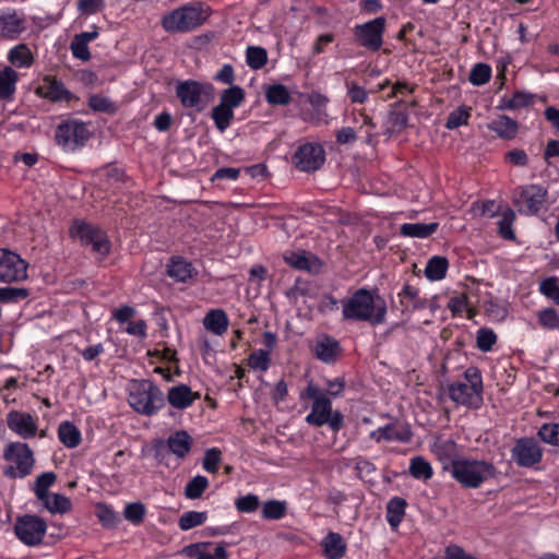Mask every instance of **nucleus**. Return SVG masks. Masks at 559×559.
<instances>
[{
    "mask_svg": "<svg viewBox=\"0 0 559 559\" xmlns=\"http://www.w3.org/2000/svg\"><path fill=\"white\" fill-rule=\"evenodd\" d=\"M515 218V214L511 209L503 212L501 219L499 221V234L502 238L512 240L515 235L512 229V224Z\"/></svg>",
    "mask_w": 559,
    "mask_h": 559,
    "instance_id": "0e129e2a",
    "label": "nucleus"
},
{
    "mask_svg": "<svg viewBox=\"0 0 559 559\" xmlns=\"http://www.w3.org/2000/svg\"><path fill=\"white\" fill-rule=\"evenodd\" d=\"M451 474L463 487L478 488L495 476L496 467L486 461L457 459L452 461Z\"/></svg>",
    "mask_w": 559,
    "mask_h": 559,
    "instance_id": "20e7f679",
    "label": "nucleus"
},
{
    "mask_svg": "<svg viewBox=\"0 0 559 559\" xmlns=\"http://www.w3.org/2000/svg\"><path fill=\"white\" fill-rule=\"evenodd\" d=\"M35 93L51 103H70L73 99H78L62 81L52 75L44 76L41 84L36 87Z\"/></svg>",
    "mask_w": 559,
    "mask_h": 559,
    "instance_id": "dca6fc26",
    "label": "nucleus"
},
{
    "mask_svg": "<svg viewBox=\"0 0 559 559\" xmlns=\"http://www.w3.org/2000/svg\"><path fill=\"white\" fill-rule=\"evenodd\" d=\"M547 191L538 185L521 187L514 197V205L524 215H535L546 201Z\"/></svg>",
    "mask_w": 559,
    "mask_h": 559,
    "instance_id": "f8f14e48",
    "label": "nucleus"
},
{
    "mask_svg": "<svg viewBox=\"0 0 559 559\" xmlns=\"http://www.w3.org/2000/svg\"><path fill=\"white\" fill-rule=\"evenodd\" d=\"M211 117L219 131H225L234 119V110L218 104L213 107Z\"/></svg>",
    "mask_w": 559,
    "mask_h": 559,
    "instance_id": "3c124183",
    "label": "nucleus"
},
{
    "mask_svg": "<svg viewBox=\"0 0 559 559\" xmlns=\"http://www.w3.org/2000/svg\"><path fill=\"white\" fill-rule=\"evenodd\" d=\"M29 296V290L24 287H0V302H19Z\"/></svg>",
    "mask_w": 559,
    "mask_h": 559,
    "instance_id": "6e6d98bb",
    "label": "nucleus"
},
{
    "mask_svg": "<svg viewBox=\"0 0 559 559\" xmlns=\"http://www.w3.org/2000/svg\"><path fill=\"white\" fill-rule=\"evenodd\" d=\"M245 90L239 85H231L222 91L218 104L234 110L245 102Z\"/></svg>",
    "mask_w": 559,
    "mask_h": 559,
    "instance_id": "e433bc0d",
    "label": "nucleus"
},
{
    "mask_svg": "<svg viewBox=\"0 0 559 559\" xmlns=\"http://www.w3.org/2000/svg\"><path fill=\"white\" fill-rule=\"evenodd\" d=\"M28 264L19 254L2 250L0 255V282L13 283L27 278Z\"/></svg>",
    "mask_w": 559,
    "mask_h": 559,
    "instance_id": "ddd939ff",
    "label": "nucleus"
},
{
    "mask_svg": "<svg viewBox=\"0 0 559 559\" xmlns=\"http://www.w3.org/2000/svg\"><path fill=\"white\" fill-rule=\"evenodd\" d=\"M95 514L99 523L105 528H114L120 521L118 513L106 503H98L96 506Z\"/></svg>",
    "mask_w": 559,
    "mask_h": 559,
    "instance_id": "49530a36",
    "label": "nucleus"
},
{
    "mask_svg": "<svg viewBox=\"0 0 559 559\" xmlns=\"http://www.w3.org/2000/svg\"><path fill=\"white\" fill-rule=\"evenodd\" d=\"M386 306L382 298L361 288L352 294V320L368 322L372 326L385 321Z\"/></svg>",
    "mask_w": 559,
    "mask_h": 559,
    "instance_id": "39448f33",
    "label": "nucleus"
},
{
    "mask_svg": "<svg viewBox=\"0 0 559 559\" xmlns=\"http://www.w3.org/2000/svg\"><path fill=\"white\" fill-rule=\"evenodd\" d=\"M88 107L95 112H103L114 115L117 112L118 107L110 98L94 94L88 97Z\"/></svg>",
    "mask_w": 559,
    "mask_h": 559,
    "instance_id": "09e8293b",
    "label": "nucleus"
},
{
    "mask_svg": "<svg viewBox=\"0 0 559 559\" xmlns=\"http://www.w3.org/2000/svg\"><path fill=\"white\" fill-rule=\"evenodd\" d=\"M38 420L36 415L17 409L10 411L5 417L8 428L24 440L37 436Z\"/></svg>",
    "mask_w": 559,
    "mask_h": 559,
    "instance_id": "4468645a",
    "label": "nucleus"
},
{
    "mask_svg": "<svg viewBox=\"0 0 559 559\" xmlns=\"http://www.w3.org/2000/svg\"><path fill=\"white\" fill-rule=\"evenodd\" d=\"M448 269L449 261L445 257L433 255L426 264L425 276L429 281H441L445 277Z\"/></svg>",
    "mask_w": 559,
    "mask_h": 559,
    "instance_id": "f704fd0d",
    "label": "nucleus"
},
{
    "mask_svg": "<svg viewBox=\"0 0 559 559\" xmlns=\"http://www.w3.org/2000/svg\"><path fill=\"white\" fill-rule=\"evenodd\" d=\"M209 480L205 476L198 475L190 479L185 487V496L188 499H199L209 487Z\"/></svg>",
    "mask_w": 559,
    "mask_h": 559,
    "instance_id": "864d4df0",
    "label": "nucleus"
},
{
    "mask_svg": "<svg viewBox=\"0 0 559 559\" xmlns=\"http://www.w3.org/2000/svg\"><path fill=\"white\" fill-rule=\"evenodd\" d=\"M70 49L74 58L80 59L82 61H88L92 58L88 44L82 41L76 35L73 37Z\"/></svg>",
    "mask_w": 559,
    "mask_h": 559,
    "instance_id": "774afa93",
    "label": "nucleus"
},
{
    "mask_svg": "<svg viewBox=\"0 0 559 559\" xmlns=\"http://www.w3.org/2000/svg\"><path fill=\"white\" fill-rule=\"evenodd\" d=\"M19 73L5 66L0 70V100H11L16 91Z\"/></svg>",
    "mask_w": 559,
    "mask_h": 559,
    "instance_id": "c85d7f7f",
    "label": "nucleus"
},
{
    "mask_svg": "<svg viewBox=\"0 0 559 559\" xmlns=\"http://www.w3.org/2000/svg\"><path fill=\"white\" fill-rule=\"evenodd\" d=\"M235 506L239 512L252 513L258 510L260 506V499L257 495L248 493L239 497L235 501Z\"/></svg>",
    "mask_w": 559,
    "mask_h": 559,
    "instance_id": "69168bd1",
    "label": "nucleus"
},
{
    "mask_svg": "<svg viewBox=\"0 0 559 559\" xmlns=\"http://www.w3.org/2000/svg\"><path fill=\"white\" fill-rule=\"evenodd\" d=\"M408 114L403 103L399 102L389 112L386 130L390 133L400 132L407 126Z\"/></svg>",
    "mask_w": 559,
    "mask_h": 559,
    "instance_id": "c9c22d12",
    "label": "nucleus"
},
{
    "mask_svg": "<svg viewBox=\"0 0 559 559\" xmlns=\"http://www.w3.org/2000/svg\"><path fill=\"white\" fill-rule=\"evenodd\" d=\"M497 342L496 333L488 328H481L477 331V348L484 353L490 352Z\"/></svg>",
    "mask_w": 559,
    "mask_h": 559,
    "instance_id": "e2e57ef3",
    "label": "nucleus"
},
{
    "mask_svg": "<svg viewBox=\"0 0 559 559\" xmlns=\"http://www.w3.org/2000/svg\"><path fill=\"white\" fill-rule=\"evenodd\" d=\"M407 502L404 498L393 497L386 504L385 519L393 531H396L402 523Z\"/></svg>",
    "mask_w": 559,
    "mask_h": 559,
    "instance_id": "c756f323",
    "label": "nucleus"
},
{
    "mask_svg": "<svg viewBox=\"0 0 559 559\" xmlns=\"http://www.w3.org/2000/svg\"><path fill=\"white\" fill-rule=\"evenodd\" d=\"M385 29V19L376 17L361 25L355 26V37L360 46L370 51H378L383 44V34Z\"/></svg>",
    "mask_w": 559,
    "mask_h": 559,
    "instance_id": "9b49d317",
    "label": "nucleus"
},
{
    "mask_svg": "<svg viewBox=\"0 0 559 559\" xmlns=\"http://www.w3.org/2000/svg\"><path fill=\"white\" fill-rule=\"evenodd\" d=\"M128 402L138 414L150 417L165 406V396L152 380L135 379L130 383Z\"/></svg>",
    "mask_w": 559,
    "mask_h": 559,
    "instance_id": "f03ea898",
    "label": "nucleus"
},
{
    "mask_svg": "<svg viewBox=\"0 0 559 559\" xmlns=\"http://www.w3.org/2000/svg\"><path fill=\"white\" fill-rule=\"evenodd\" d=\"M167 274L177 282L186 283L188 280L198 275L192 263L181 257H173L168 264Z\"/></svg>",
    "mask_w": 559,
    "mask_h": 559,
    "instance_id": "a878e982",
    "label": "nucleus"
},
{
    "mask_svg": "<svg viewBox=\"0 0 559 559\" xmlns=\"http://www.w3.org/2000/svg\"><path fill=\"white\" fill-rule=\"evenodd\" d=\"M69 235L79 239L84 247H91L92 251L102 258L110 252V241L105 230L83 219H74L69 228Z\"/></svg>",
    "mask_w": 559,
    "mask_h": 559,
    "instance_id": "0eeeda50",
    "label": "nucleus"
},
{
    "mask_svg": "<svg viewBox=\"0 0 559 559\" xmlns=\"http://www.w3.org/2000/svg\"><path fill=\"white\" fill-rule=\"evenodd\" d=\"M324 555L329 559H340L344 556L346 545L337 533L330 532L323 539Z\"/></svg>",
    "mask_w": 559,
    "mask_h": 559,
    "instance_id": "72a5a7b5",
    "label": "nucleus"
},
{
    "mask_svg": "<svg viewBox=\"0 0 559 559\" xmlns=\"http://www.w3.org/2000/svg\"><path fill=\"white\" fill-rule=\"evenodd\" d=\"M314 356L323 362L331 364L336 361L341 354L340 343L329 336L321 335L317 338L312 348Z\"/></svg>",
    "mask_w": 559,
    "mask_h": 559,
    "instance_id": "393cba45",
    "label": "nucleus"
},
{
    "mask_svg": "<svg viewBox=\"0 0 559 559\" xmlns=\"http://www.w3.org/2000/svg\"><path fill=\"white\" fill-rule=\"evenodd\" d=\"M538 437L547 444L559 447V424L545 423L538 430Z\"/></svg>",
    "mask_w": 559,
    "mask_h": 559,
    "instance_id": "bf43d9fd",
    "label": "nucleus"
},
{
    "mask_svg": "<svg viewBox=\"0 0 559 559\" xmlns=\"http://www.w3.org/2000/svg\"><path fill=\"white\" fill-rule=\"evenodd\" d=\"M246 61L250 69L260 70L267 63V51L260 46H249L246 50Z\"/></svg>",
    "mask_w": 559,
    "mask_h": 559,
    "instance_id": "a18cd8bd",
    "label": "nucleus"
},
{
    "mask_svg": "<svg viewBox=\"0 0 559 559\" xmlns=\"http://www.w3.org/2000/svg\"><path fill=\"white\" fill-rule=\"evenodd\" d=\"M207 520L205 511H187L178 520V526L181 531H189L204 524Z\"/></svg>",
    "mask_w": 559,
    "mask_h": 559,
    "instance_id": "de8ad7c7",
    "label": "nucleus"
},
{
    "mask_svg": "<svg viewBox=\"0 0 559 559\" xmlns=\"http://www.w3.org/2000/svg\"><path fill=\"white\" fill-rule=\"evenodd\" d=\"M471 118V108L461 106L451 111L447 118L445 127L450 130L467 124Z\"/></svg>",
    "mask_w": 559,
    "mask_h": 559,
    "instance_id": "13d9d810",
    "label": "nucleus"
},
{
    "mask_svg": "<svg viewBox=\"0 0 559 559\" xmlns=\"http://www.w3.org/2000/svg\"><path fill=\"white\" fill-rule=\"evenodd\" d=\"M283 259L290 267L311 274H319L323 266L322 261L316 254L305 250L285 251Z\"/></svg>",
    "mask_w": 559,
    "mask_h": 559,
    "instance_id": "6ab92c4d",
    "label": "nucleus"
},
{
    "mask_svg": "<svg viewBox=\"0 0 559 559\" xmlns=\"http://www.w3.org/2000/svg\"><path fill=\"white\" fill-rule=\"evenodd\" d=\"M222 460V452L217 448H211L205 451L204 457H203V468L212 474L217 473L218 465Z\"/></svg>",
    "mask_w": 559,
    "mask_h": 559,
    "instance_id": "338daca9",
    "label": "nucleus"
},
{
    "mask_svg": "<svg viewBox=\"0 0 559 559\" xmlns=\"http://www.w3.org/2000/svg\"><path fill=\"white\" fill-rule=\"evenodd\" d=\"M204 328L215 335H223L229 324L226 312L222 309L210 310L203 319Z\"/></svg>",
    "mask_w": 559,
    "mask_h": 559,
    "instance_id": "cd10ccee",
    "label": "nucleus"
},
{
    "mask_svg": "<svg viewBox=\"0 0 559 559\" xmlns=\"http://www.w3.org/2000/svg\"><path fill=\"white\" fill-rule=\"evenodd\" d=\"M439 224L437 222L425 223H405L400 227L401 235L411 238H428L437 231Z\"/></svg>",
    "mask_w": 559,
    "mask_h": 559,
    "instance_id": "473e14b6",
    "label": "nucleus"
},
{
    "mask_svg": "<svg viewBox=\"0 0 559 559\" xmlns=\"http://www.w3.org/2000/svg\"><path fill=\"white\" fill-rule=\"evenodd\" d=\"M88 124L79 119H68L59 123L55 140H88Z\"/></svg>",
    "mask_w": 559,
    "mask_h": 559,
    "instance_id": "b1692460",
    "label": "nucleus"
},
{
    "mask_svg": "<svg viewBox=\"0 0 559 559\" xmlns=\"http://www.w3.org/2000/svg\"><path fill=\"white\" fill-rule=\"evenodd\" d=\"M26 31V20L23 13L7 9L0 13V37L9 40L17 39Z\"/></svg>",
    "mask_w": 559,
    "mask_h": 559,
    "instance_id": "aec40b11",
    "label": "nucleus"
},
{
    "mask_svg": "<svg viewBox=\"0 0 559 559\" xmlns=\"http://www.w3.org/2000/svg\"><path fill=\"white\" fill-rule=\"evenodd\" d=\"M207 16L201 3L187 4L164 14L160 24L167 33H188L201 26Z\"/></svg>",
    "mask_w": 559,
    "mask_h": 559,
    "instance_id": "7ed1b4c3",
    "label": "nucleus"
},
{
    "mask_svg": "<svg viewBox=\"0 0 559 559\" xmlns=\"http://www.w3.org/2000/svg\"><path fill=\"white\" fill-rule=\"evenodd\" d=\"M491 74L492 70L489 64L478 62L472 68L468 75V81L474 86H481L490 81Z\"/></svg>",
    "mask_w": 559,
    "mask_h": 559,
    "instance_id": "603ef678",
    "label": "nucleus"
},
{
    "mask_svg": "<svg viewBox=\"0 0 559 559\" xmlns=\"http://www.w3.org/2000/svg\"><path fill=\"white\" fill-rule=\"evenodd\" d=\"M266 102L271 105H288L292 100L288 88L283 84H273L265 91Z\"/></svg>",
    "mask_w": 559,
    "mask_h": 559,
    "instance_id": "a19ab883",
    "label": "nucleus"
},
{
    "mask_svg": "<svg viewBox=\"0 0 559 559\" xmlns=\"http://www.w3.org/2000/svg\"><path fill=\"white\" fill-rule=\"evenodd\" d=\"M56 479L57 476L53 472L43 473L36 478L34 493L39 501L49 498V488L56 483Z\"/></svg>",
    "mask_w": 559,
    "mask_h": 559,
    "instance_id": "c03bdc74",
    "label": "nucleus"
},
{
    "mask_svg": "<svg viewBox=\"0 0 559 559\" xmlns=\"http://www.w3.org/2000/svg\"><path fill=\"white\" fill-rule=\"evenodd\" d=\"M412 437L413 432L409 425L400 421L390 423L370 432V438L376 442L397 441L406 443L412 440Z\"/></svg>",
    "mask_w": 559,
    "mask_h": 559,
    "instance_id": "412c9836",
    "label": "nucleus"
},
{
    "mask_svg": "<svg viewBox=\"0 0 559 559\" xmlns=\"http://www.w3.org/2000/svg\"><path fill=\"white\" fill-rule=\"evenodd\" d=\"M325 159V153L320 142H305L293 156V163L302 171L319 169Z\"/></svg>",
    "mask_w": 559,
    "mask_h": 559,
    "instance_id": "2eb2a0df",
    "label": "nucleus"
},
{
    "mask_svg": "<svg viewBox=\"0 0 559 559\" xmlns=\"http://www.w3.org/2000/svg\"><path fill=\"white\" fill-rule=\"evenodd\" d=\"M46 522L34 514H24L14 524L15 536L26 546H38L46 535Z\"/></svg>",
    "mask_w": 559,
    "mask_h": 559,
    "instance_id": "1a4fd4ad",
    "label": "nucleus"
},
{
    "mask_svg": "<svg viewBox=\"0 0 559 559\" xmlns=\"http://www.w3.org/2000/svg\"><path fill=\"white\" fill-rule=\"evenodd\" d=\"M463 376L465 381H455L448 385V395L456 405L478 409L484 403L481 372L478 367L471 366Z\"/></svg>",
    "mask_w": 559,
    "mask_h": 559,
    "instance_id": "f257e3e1",
    "label": "nucleus"
},
{
    "mask_svg": "<svg viewBox=\"0 0 559 559\" xmlns=\"http://www.w3.org/2000/svg\"><path fill=\"white\" fill-rule=\"evenodd\" d=\"M166 442L169 451L179 459H185L193 444L191 436L186 430L175 431Z\"/></svg>",
    "mask_w": 559,
    "mask_h": 559,
    "instance_id": "bb28decb",
    "label": "nucleus"
},
{
    "mask_svg": "<svg viewBox=\"0 0 559 559\" xmlns=\"http://www.w3.org/2000/svg\"><path fill=\"white\" fill-rule=\"evenodd\" d=\"M50 513H67L72 509L71 500L61 493H49V498L40 500Z\"/></svg>",
    "mask_w": 559,
    "mask_h": 559,
    "instance_id": "ea45409f",
    "label": "nucleus"
},
{
    "mask_svg": "<svg viewBox=\"0 0 559 559\" xmlns=\"http://www.w3.org/2000/svg\"><path fill=\"white\" fill-rule=\"evenodd\" d=\"M533 94L524 91H516L510 97L507 95L502 96L498 108L502 110H516L528 107L533 105Z\"/></svg>",
    "mask_w": 559,
    "mask_h": 559,
    "instance_id": "7c9ffc66",
    "label": "nucleus"
},
{
    "mask_svg": "<svg viewBox=\"0 0 559 559\" xmlns=\"http://www.w3.org/2000/svg\"><path fill=\"white\" fill-rule=\"evenodd\" d=\"M3 459L11 463L3 471L10 479L28 476L34 467V453L27 443L21 441L10 442L4 447Z\"/></svg>",
    "mask_w": 559,
    "mask_h": 559,
    "instance_id": "423d86ee",
    "label": "nucleus"
},
{
    "mask_svg": "<svg viewBox=\"0 0 559 559\" xmlns=\"http://www.w3.org/2000/svg\"><path fill=\"white\" fill-rule=\"evenodd\" d=\"M204 84L194 81H179L176 85V96L181 106L187 109L201 110L203 108V88Z\"/></svg>",
    "mask_w": 559,
    "mask_h": 559,
    "instance_id": "f3484780",
    "label": "nucleus"
},
{
    "mask_svg": "<svg viewBox=\"0 0 559 559\" xmlns=\"http://www.w3.org/2000/svg\"><path fill=\"white\" fill-rule=\"evenodd\" d=\"M181 555L188 558L194 559H227L228 552L226 550V544H213L210 542H199L185 546Z\"/></svg>",
    "mask_w": 559,
    "mask_h": 559,
    "instance_id": "a211bd4d",
    "label": "nucleus"
},
{
    "mask_svg": "<svg viewBox=\"0 0 559 559\" xmlns=\"http://www.w3.org/2000/svg\"><path fill=\"white\" fill-rule=\"evenodd\" d=\"M491 129L500 138L512 140L518 133V122L508 116H500L491 122Z\"/></svg>",
    "mask_w": 559,
    "mask_h": 559,
    "instance_id": "4c0bfd02",
    "label": "nucleus"
},
{
    "mask_svg": "<svg viewBox=\"0 0 559 559\" xmlns=\"http://www.w3.org/2000/svg\"><path fill=\"white\" fill-rule=\"evenodd\" d=\"M299 397L301 401L311 400L313 402L311 412L306 416V423L314 427L325 425L332 411V402L326 393L310 381L306 389L300 392Z\"/></svg>",
    "mask_w": 559,
    "mask_h": 559,
    "instance_id": "6e6552de",
    "label": "nucleus"
},
{
    "mask_svg": "<svg viewBox=\"0 0 559 559\" xmlns=\"http://www.w3.org/2000/svg\"><path fill=\"white\" fill-rule=\"evenodd\" d=\"M539 293L559 305V283L556 276H549L539 283Z\"/></svg>",
    "mask_w": 559,
    "mask_h": 559,
    "instance_id": "680f3d73",
    "label": "nucleus"
},
{
    "mask_svg": "<svg viewBox=\"0 0 559 559\" xmlns=\"http://www.w3.org/2000/svg\"><path fill=\"white\" fill-rule=\"evenodd\" d=\"M271 364V355L267 350L262 348L253 350L247 358L248 367L255 371L265 372L269 370Z\"/></svg>",
    "mask_w": 559,
    "mask_h": 559,
    "instance_id": "37998d69",
    "label": "nucleus"
},
{
    "mask_svg": "<svg viewBox=\"0 0 559 559\" xmlns=\"http://www.w3.org/2000/svg\"><path fill=\"white\" fill-rule=\"evenodd\" d=\"M511 457L519 467L531 468L543 460V449L534 438L523 437L515 441Z\"/></svg>",
    "mask_w": 559,
    "mask_h": 559,
    "instance_id": "9d476101",
    "label": "nucleus"
},
{
    "mask_svg": "<svg viewBox=\"0 0 559 559\" xmlns=\"http://www.w3.org/2000/svg\"><path fill=\"white\" fill-rule=\"evenodd\" d=\"M286 501L269 500L262 507V518L265 520H281L286 515Z\"/></svg>",
    "mask_w": 559,
    "mask_h": 559,
    "instance_id": "8fccbe9b",
    "label": "nucleus"
},
{
    "mask_svg": "<svg viewBox=\"0 0 559 559\" xmlns=\"http://www.w3.org/2000/svg\"><path fill=\"white\" fill-rule=\"evenodd\" d=\"M8 60L17 68H28L33 64L34 57L25 44H20L9 51Z\"/></svg>",
    "mask_w": 559,
    "mask_h": 559,
    "instance_id": "58836bf2",
    "label": "nucleus"
},
{
    "mask_svg": "<svg viewBox=\"0 0 559 559\" xmlns=\"http://www.w3.org/2000/svg\"><path fill=\"white\" fill-rule=\"evenodd\" d=\"M399 305L396 308L402 313H409L427 307V299L419 296V289L411 284H404L397 294Z\"/></svg>",
    "mask_w": 559,
    "mask_h": 559,
    "instance_id": "5701e85b",
    "label": "nucleus"
},
{
    "mask_svg": "<svg viewBox=\"0 0 559 559\" xmlns=\"http://www.w3.org/2000/svg\"><path fill=\"white\" fill-rule=\"evenodd\" d=\"M409 474L416 479L428 480L433 476L430 463L423 456H415L411 460Z\"/></svg>",
    "mask_w": 559,
    "mask_h": 559,
    "instance_id": "79ce46f5",
    "label": "nucleus"
},
{
    "mask_svg": "<svg viewBox=\"0 0 559 559\" xmlns=\"http://www.w3.org/2000/svg\"><path fill=\"white\" fill-rule=\"evenodd\" d=\"M538 324L546 330L559 329V312L551 307L544 308L537 312Z\"/></svg>",
    "mask_w": 559,
    "mask_h": 559,
    "instance_id": "5fc2aeb1",
    "label": "nucleus"
},
{
    "mask_svg": "<svg viewBox=\"0 0 559 559\" xmlns=\"http://www.w3.org/2000/svg\"><path fill=\"white\" fill-rule=\"evenodd\" d=\"M59 441L68 449H73L80 445L82 435L79 428L71 421H62L58 427Z\"/></svg>",
    "mask_w": 559,
    "mask_h": 559,
    "instance_id": "2f4dec72",
    "label": "nucleus"
},
{
    "mask_svg": "<svg viewBox=\"0 0 559 559\" xmlns=\"http://www.w3.org/2000/svg\"><path fill=\"white\" fill-rule=\"evenodd\" d=\"M146 514L145 506L142 502H131L124 507L123 516L127 521L133 525H140L143 523Z\"/></svg>",
    "mask_w": 559,
    "mask_h": 559,
    "instance_id": "4d7b16f0",
    "label": "nucleus"
},
{
    "mask_svg": "<svg viewBox=\"0 0 559 559\" xmlns=\"http://www.w3.org/2000/svg\"><path fill=\"white\" fill-rule=\"evenodd\" d=\"M200 397L199 392H194L189 385L180 383L168 390L166 400L173 408L185 411L191 407Z\"/></svg>",
    "mask_w": 559,
    "mask_h": 559,
    "instance_id": "4be33fe9",
    "label": "nucleus"
},
{
    "mask_svg": "<svg viewBox=\"0 0 559 559\" xmlns=\"http://www.w3.org/2000/svg\"><path fill=\"white\" fill-rule=\"evenodd\" d=\"M99 175L102 178H104V186L106 188H109L120 182H124L127 179V176L122 169L110 165L100 169Z\"/></svg>",
    "mask_w": 559,
    "mask_h": 559,
    "instance_id": "052dcab7",
    "label": "nucleus"
}]
</instances>
